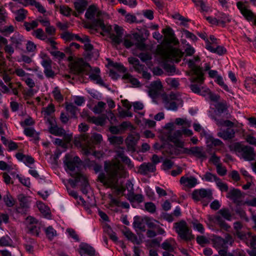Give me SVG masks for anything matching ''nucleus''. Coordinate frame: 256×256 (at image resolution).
<instances>
[{
	"label": "nucleus",
	"instance_id": "nucleus-51",
	"mask_svg": "<svg viewBox=\"0 0 256 256\" xmlns=\"http://www.w3.org/2000/svg\"><path fill=\"white\" fill-rule=\"evenodd\" d=\"M110 142L114 145H120L122 144L124 139L121 136H112L108 138Z\"/></svg>",
	"mask_w": 256,
	"mask_h": 256
},
{
	"label": "nucleus",
	"instance_id": "nucleus-16",
	"mask_svg": "<svg viewBox=\"0 0 256 256\" xmlns=\"http://www.w3.org/2000/svg\"><path fill=\"white\" fill-rule=\"evenodd\" d=\"M18 200L20 202V206L16 208V211L19 213H24L29 208V197L24 194H20L18 196Z\"/></svg>",
	"mask_w": 256,
	"mask_h": 256
},
{
	"label": "nucleus",
	"instance_id": "nucleus-5",
	"mask_svg": "<svg viewBox=\"0 0 256 256\" xmlns=\"http://www.w3.org/2000/svg\"><path fill=\"white\" fill-rule=\"evenodd\" d=\"M230 148L235 152L240 158L246 161L254 160L256 154L254 148L248 146H244L239 142H235L230 146Z\"/></svg>",
	"mask_w": 256,
	"mask_h": 256
},
{
	"label": "nucleus",
	"instance_id": "nucleus-14",
	"mask_svg": "<svg viewBox=\"0 0 256 256\" xmlns=\"http://www.w3.org/2000/svg\"><path fill=\"white\" fill-rule=\"evenodd\" d=\"M47 122L48 124V130L54 136H62L65 134V130L62 128H58L56 120L52 118H48Z\"/></svg>",
	"mask_w": 256,
	"mask_h": 256
},
{
	"label": "nucleus",
	"instance_id": "nucleus-35",
	"mask_svg": "<svg viewBox=\"0 0 256 256\" xmlns=\"http://www.w3.org/2000/svg\"><path fill=\"white\" fill-rule=\"evenodd\" d=\"M241 196V192L238 189H232L228 192L226 197L230 200H236Z\"/></svg>",
	"mask_w": 256,
	"mask_h": 256
},
{
	"label": "nucleus",
	"instance_id": "nucleus-39",
	"mask_svg": "<svg viewBox=\"0 0 256 256\" xmlns=\"http://www.w3.org/2000/svg\"><path fill=\"white\" fill-rule=\"evenodd\" d=\"M52 94L54 100L59 103L62 102L64 100L63 96L58 86H56L52 90Z\"/></svg>",
	"mask_w": 256,
	"mask_h": 256
},
{
	"label": "nucleus",
	"instance_id": "nucleus-6",
	"mask_svg": "<svg viewBox=\"0 0 256 256\" xmlns=\"http://www.w3.org/2000/svg\"><path fill=\"white\" fill-rule=\"evenodd\" d=\"M200 61V58L198 56H194L193 58L186 61L189 68H190L194 74V76L191 78L192 82H200L204 80L202 68L196 65V63Z\"/></svg>",
	"mask_w": 256,
	"mask_h": 256
},
{
	"label": "nucleus",
	"instance_id": "nucleus-17",
	"mask_svg": "<svg viewBox=\"0 0 256 256\" xmlns=\"http://www.w3.org/2000/svg\"><path fill=\"white\" fill-rule=\"evenodd\" d=\"M78 252L80 256H96L94 248L86 243L80 245Z\"/></svg>",
	"mask_w": 256,
	"mask_h": 256
},
{
	"label": "nucleus",
	"instance_id": "nucleus-64",
	"mask_svg": "<svg viewBox=\"0 0 256 256\" xmlns=\"http://www.w3.org/2000/svg\"><path fill=\"white\" fill-rule=\"evenodd\" d=\"M20 126L23 128H26V126H32L34 124V121L32 118L28 116L24 121L20 122Z\"/></svg>",
	"mask_w": 256,
	"mask_h": 256
},
{
	"label": "nucleus",
	"instance_id": "nucleus-52",
	"mask_svg": "<svg viewBox=\"0 0 256 256\" xmlns=\"http://www.w3.org/2000/svg\"><path fill=\"white\" fill-rule=\"evenodd\" d=\"M167 84L172 88H176L180 85L178 79L174 78H168L166 79Z\"/></svg>",
	"mask_w": 256,
	"mask_h": 256
},
{
	"label": "nucleus",
	"instance_id": "nucleus-1",
	"mask_svg": "<svg viewBox=\"0 0 256 256\" xmlns=\"http://www.w3.org/2000/svg\"><path fill=\"white\" fill-rule=\"evenodd\" d=\"M104 168L106 174L101 173L98 178L100 182L109 187L116 186L119 178L128 176V172L119 160L105 162Z\"/></svg>",
	"mask_w": 256,
	"mask_h": 256
},
{
	"label": "nucleus",
	"instance_id": "nucleus-30",
	"mask_svg": "<svg viewBox=\"0 0 256 256\" xmlns=\"http://www.w3.org/2000/svg\"><path fill=\"white\" fill-rule=\"evenodd\" d=\"M218 25L224 27L226 24L230 22L232 20V16L224 13H220L218 16Z\"/></svg>",
	"mask_w": 256,
	"mask_h": 256
},
{
	"label": "nucleus",
	"instance_id": "nucleus-19",
	"mask_svg": "<svg viewBox=\"0 0 256 256\" xmlns=\"http://www.w3.org/2000/svg\"><path fill=\"white\" fill-rule=\"evenodd\" d=\"M88 65L82 58H78L70 64V70L74 73L79 74L84 71L85 66Z\"/></svg>",
	"mask_w": 256,
	"mask_h": 256
},
{
	"label": "nucleus",
	"instance_id": "nucleus-45",
	"mask_svg": "<svg viewBox=\"0 0 256 256\" xmlns=\"http://www.w3.org/2000/svg\"><path fill=\"white\" fill-rule=\"evenodd\" d=\"M74 176V178H75V180H74L75 183H77V182H80L81 180H83L84 181L86 188L82 190V192L84 194H86L87 192L86 190V188L88 185V182L86 180V178L80 173H76L75 174V176Z\"/></svg>",
	"mask_w": 256,
	"mask_h": 256
},
{
	"label": "nucleus",
	"instance_id": "nucleus-4",
	"mask_svg": "<svg viewBox=\"0 0 256 256\" xmlns=\"http://www.w3.org/2000/svg\"><path fill=\"white\" fill-rule=\"evenodd\" d=\"M157 52L164 62L172 60L178 62L184 55V52L180 49L171 46H159L158 47Z\"/></svg>",
	"mask_w": 256,
	"mask_h": 256
},
{
	"label": "nucleus",
	"instance_id": "nucleus-22",
	"mask_svg": "<svg viewBox=\"0 0 256 256\" xmlns=\"http://www.w3.org/2000/svg\"><path fill=\"white\" fill-rule=\"evenodd\" d=\"M141 39L142 36L138 33L126 36L124 39V45L127 48H130L134 45L135 42H134V40H138Z\"/></svg>",
	"mask_w": 256,
	"mask_h": 256
},
{
	"label": "nucleus",
	"instance_id": "nucleus-13",
	"mask_svg": "<svg viewBox=\"0 0 256 256\" xmlns=\"http://www.w3.org/2000/svg\"><path fill=\"white\" fill-rule=\"evenodd\" d=\"M184 152L188 154L193 155L194 156L202 160L206 159V152L203 147L202 146H194L190 148H184Z\"/></svg>",
	"mask_w": 256,
	"mask_h": 256
},
{
	"label": "nucleus",
	"instance_id": "nucleus-63",
	"mask_svg": "<svg viewBox=\"0 0 256 256\" xmlns=\"http://www.w3.org/2000/svg\"><path fill=\"white\" fill-rule=\"evenodd\" d=\"M145 210L148 212L153 214L156 210L155 204L152 202H146L144 204Z\"/></svg>",
	"mask_w": 256,
	"mask_h": 256
},
{
	"label": "nucleus",
	"instance_id": "nucleus-37",
	"mask_svg": "<svg viewBox=\"0 0 256 256\" xmlns=\"http://www.w3.org/2000/svg\"><path fill=\"white\" fill-rule=\"evenodd\" d=\"M214 222L226 230H228L230 226L223 220L222 216L218 214L214 216Z\"/></svg>",
	"mask_w": 256,
	"mask_h": 256
},
{
	"label": "nucleus",
	"instance_id": "nucleus-55",
	"mask_svg": "<svg viewBox=\"0 0 256 256\" xmlns=\"http://www.w3.org/2000/svg\"><path fill=\"white\" fill-rule=\"evenodd\" d=\"M90 121L98 126H103L105 124L106 120L102 116H92L90 118Z\"/></svg>",
	"mask_w": 256,
	"mask_h": 256
},
{
	"label": "nucleus",
	"instance_id": "nucleus-7",
	"mask_svg": "<svg viewBox=\"0 0 256 256\" xmlns=\"http://www.w3.org/2000/svg\"><path fill=\"white\" fill-rule=\"evenodd\" d=\"M164 103L167 110L176 111L178 107L182 106L183 101L178 94L171 93L164 96Z\"/></svg>",
	"mask_w": 256,
	"mask_h": 256
},
{
	"label": "nucleus",
	"instance_id": "nucleus-12",
	"mask_svg": "<svg viewBox=\"0 0 256 256\" xmlns=\"http://www.w3.org/2000/svg\"><path fill=\"white\" fill-rule=\"evenodd\" d=\"M140 138V136L138 133L134 132L129 134L126 140L127 150L132 152H134Z\"/></svg>",
	"mask_w": 256,
	"mask_h": 256
},
{
	"label": "nucleus",
	"instance_id": "nucleus-62",
	"mask_svg": "<svg viewBox=\"0 0 256 256\" xmlns=\"http://www.w3.org/2000/svg\"><path fill=\"white\" fill-rule=\"evenodd\" d=\"M106 104L103 102H98L97 104L94 108V112L96 114L101 113L104 109Z\"/></svg>",
	"mask_w": 256,
	"mask_h": 256
},
{
	"label": "nucleus",
	"instance_id": "nucleus-23",
	"mask_svg": "<svg viewBox=\"0 0 256 256\" xmlns=\"http://www.w3.org/2000/svg\"><path fill=\"white\" fill-rule=\"evenodd\" d=\"M169 43L176 45L178 44V40L175 37L174 30L170 27L166 28L162 31Z\"/></svg>",
	"mask_w": 256,
	"mask_h": 256
},
{
	"label": "nucleus",
	"instance_id": "nucleus-29",
	"mask_svg": "<svg viewBox=\"0 0 256 256\" xmlns=\"http://www.w3.org/2000/svg\"><path fill=\"white\" fill-rule=\"evenodd\" d=\"M156 169L155 165L150 162L144 163L140 166V172L143 174H146L148 172H154Z\"/></svg>",
	"mask_w": 256,
	"mask_h": 256
},
{
	"label": "nucleus",
	"instance_id": "nucleus-58",
	"mask_svg": "<svg viewBox=\"0 0 256 256\" xmlns=\"http://www.w3.org/2000/svg\"><path fill=\"white\" fill-rule=\"evenodd\" d=\"M214 246L217 249H220L222 248H226V244L224 238H218L215 241Z\"/></svg>",
	"mask_w": 256,
	"mask_h": 256
},
{
	"label": "nucleus",
	"instance_id": "nucleus-49",
	"mask_svg": "<svg viewBox=\"0 0 256 256\" xmlns=\"http://www.w3.org/2000/svg\"><path fill=\"white\" fill-rule=\"evenodd\" d=\"M60 12L62 14L68 17L70 16L72 14V9L64 5L60 6Z\"/></svg>",
	"mask_w": 256,
	"mask_h": 256
},
{
	"label": "nucleus",
	"instance_id": "nucleus-60",
	"mask_svg": "<svg viewBox=\"0 0 256 256\" xmlns=\"http://www.w3.org/2000/svg\"><path fill=\"white\" fill-rule=\"evenodd\" d=\"M12 242L10 238L8 236H5L0 238V246H6L10 245Z\"/></svg>",
	"mask_w": 256,
	"mask_h": 256
},
{
	"label": "nucleus",
	"instance_id": "nucleus-10",
	"mask_svg": "<svg viewBox=\"0 0 256 256\" xmlns=\"http://www.w3.org/2000/svg\"><path fill=\"white\" fill-rule=\"evenodd\" d=\"M192 134V130L184 128L176 130L172 134H170L168 138L176 146L182 148L184 146V142L180 140L182 136L185 134L188 136H191Z\"/></svg>",
	"mask_w": 256,
	"mask_h": 256
},
{
	"label": "nucleus",
	"instance_id": "nucleus-53",
	"mask_svg": "<svg viewBox=\"0 0 256 256\" xmlns=\"http://www.w3.org/2000/svg\"><path fill=\"white\" fill-rule=\"evenodd\" d=\"M38 25V22L36 20H32L31 22H24V26L26 30L29 32L34 28H36Z\"/></svg>",
	"mask_w": 256,
	"mask_h": 256
},
{
	"label": "nucleus",
	"instance_id": "nucleus-46",
	"mask_svg": "<svg viewBox=\"0 0 256 256\" xmlns=\"http://www.w3.org/2000/svg\"><path fill=\"white\" fill-rule=\"evenodd\" d=\"M215 82L218 84L220 86L228 92H230V90L228 86L225 84L222 77L220 76H218L214 80Z\"/></svg>",
	"mask_w": 256,
	"mask_h": 256
},
{
	"label": "nucleus",
	"instance_id": "nucleus-57",
	"mask_svg": "<svg viewBox=\"0 0 256 256\" xmlns=\"http://www.w3.org/2000/svg\"><path fill=\"white\" fill-rule=\"evenodd\" d=\"M0 32L4 35H8L14 32V27L12 25L6 26L0 30Z\"/></svg>",
	"mask_w": 256,
	"mask_h": 256
},
{
	"label": "nucleus",
	"instance_id": "nucleus-3",
	"mask_svg": "<svg viewBox=\"0 0 256 256\" xmlns=\"http://www.w3.org/2000/svg\"><path fill=\"white\" fill-rule=\"evenodd\" d=\"M80 140L82 142V150L85 154L96 156L94 144L100 143L102 140V136L100 134H94L90 138L88 134H81Z\"/></svg>",
	"mask_w": 256,
	"mask_h": 256
},
{
	"label": "nucleus",
	"instance_id": "nucleus-54",
	"mask_svg": "<svg viewBox=\"0 0 256 256\" xmlns=\"http://www.w3.org/2000/svg\"><path fill=\"white\" fill-rule=\"evenodd\" d=\"M251 86H256V80L252 78H246L245 80L244 86L248 90L250 91Z\"/></svg>",
	"mask_w": 256,
	"mask_h": 256
},
{
	"label": "nucleus",
	"instance_id": "nucleus-24",
	"mask_svg": "<svg viewBox=\"0 0 256 256\" xmlns=\"http://www.w3.org/2000/svg\"><path fill=\"white\" fill-rule=\"evenodd\" d=\"M217 136L224 140H229L234 137L235 132L232 128H226L225 130H220L218 132Z\"/></svg>",
	"mask_w": 256,
	"mask_h": 256
},
{
	"label": "nucleus",
	"instance_id": "nucleus-33",
	"mask_svg": "<svg viewBox=\"0 0 256 256\" xmlns=\"http://www.w3.org/2000/svg\"><path fill=\"white\" fill-rule=\"evenodd\" d=\"M24 38L22 35L19 34H14L10 38L12 44L16 47H20L22 45Z\"/></svg>",
	"mask_w": 256,
	"mask_h": 256
},
{
	"label": "nucleus",
	"instance_id": "nucleus-2",
	"mask_svg": "<svg viewBox=\"0 0 256 256\" xmlns=\"http://www.w3.org/2000/svg\"><path fill=\"white\" fill-rule=\"evenodd\" d=\"M90 28L94 30L100 28L104 32L109 34L110 38L114 44L118 45L122 42L124 30L118 25L114 26V31H112L110 25L104 24V22L98 18L96 20L95 24H92Z\"/></svg>",
	"mask_w": 256,
	"mask_h": 256
},
{
	"label": "nucleus",
	"instance_id": "nucleus-61",
	"mask_svg": "<svg viewBox=\"0 0 256 256\" xmlns=\"http://www.w3.org/2000/svg\"><path fill=\"white\" fill-rule=\"evenodd\" d=\"M150 88L154 91H158L162 89V86L160 80H157L152 82L150 84Z\"/></svg>",
	"mask_w": 256,
	"mask_h": 256
},
{
	"label": "nucleus",
	"instance_id": "nucleus-20",
	"mask_svg": "<svg viewBox=\"0 0 256 256\" xmlns=\"http://www.w3.org/2000/svg\"><path fill=\"white\" fill-rule=\"evenodd\" d=\"M180 182L184 186L188 188H192L197 184L198 180L194 176H183L181 177Z\"/></svg>",
	"mask_w": 256,
	"mask_h": 256
},
{
	"label": "nucleus",
	"instance_id": "nucleus-38",
	"mask_svg": "<svg viewBox=\"0 0 256 256\" xmlns=\"http://www.w3.org/2000/svg\"><path fill=\"white\" fill-rule=\"evenodd\" d=\"M28 12L24 8H20L16 12L15 19L18 22L24 20Z\"/></svg>",
	"mask_w": 256,
	"mask_h": 256
},
{
	"label": "nucleus",
	"instance_id": "nucleus-42",
	"mask_svg": "<svg viewBox=\"0 0 256 256\" xmlns=\"http://www.w3.org/2000/svg\"><path fill=\"white\" fill-rule=\"evenodd\" d=\"M37 206L40 211L45 217L48 218L50 216V212L48 207L43 202H38Z\"/></svg>",
	"mask_w": 256,
	"mask_h": 256
},
{
	"label": "nucleus",
	"instance_id": "nucleus-18",
	"mask_svg": "<svg viewBox=\"0 0 256 256\" xmlns=\"http://www.w3.org/2000/svg\"><path fill=\"white\" fill-rule=\"evenodd\" d=\"M124 150L125 149L124 148H118L116 151V159L118 158H120L122 161L126 164L129 168H133L134 166L132 164L130 160L125 155Z\"/></svg>",
	"mask_w": 256,
	"mask_h": 256
},
{
	"label": "nucleus",
	"instance_id": "nucleus-40",
	"mask_svg": "<svg viewBox=\"0 0 256 256\" xmlns=\"http://www.w3.org/2000/svg\"><path fill=\"white\" fill-rule=\"evenodd\" d=\"M138 58L144 62L148 66H152L150 60L152 56V54L148 52H141L138 54Z\"/></svg>",
	"mask_w": 256,
	"mask_h": 256
},
{
	"label": "nucleus",
	"instance_id": "nucleus-44",
	"mask_svg": "<svg viewBox=\"0 0 256 256\" xmlns=\"http://www.w3.org/2000/svg\"><path fill=\"white\" fill-rule=\"evenodd\" d=\"M14 74L20 77L21 80L22 81L24 80V79L28 76H32L30 74L26 72L22 68H16L14 69Z\"/></svg>",
	"mask_w": 256,
	"mask_h": 256
},
{
	"label": "nucleus",
	"instance_id": "nucleus-56",
	"mask_svg": "<svg viewBox=\"0 0 256 256\" xmlns=\"http://www.w3.org/2000/svg\"><path fill=\"white\" fill-rule=\"evenodd\" d=\"M246 243L250 248L256 246V236H252L250 234L248 233Z\"/></svg>",
	"mask_w": 256,
	"mask_h": 256
},
{
	"label": "nucleus",
	"instance_id": "nucleus-41",
	"mask_svg": "<svg viewBox=\"0 0 256 256\" xmlns=\"http://www.w3.org/2000/svg\"><path fill=\"white\" fill-rule=\"evenodd\" d=\"M202 180L208 182H214L216 183L217 182L219 178L214 174H213L210 172H206L202 178Z\"/></svg>",
	"mask_w": 256,
	"mask_h": 256
},
{
	"label": "nucleus",
	"instance_id": "nucleus-50",
	"mask_svg": "<svg viewBox=\"0 0 256 256\" xmlns=\"http://www.w3.org/2000/svg\"><path fill=\"white\" fill-rule=\"evenodd\" d=\"M48 50H49L52 56L58 60L64 59L66 56L64 52L58 50H52L48 49Z\"/></svg>",
	"mask_w": 256,
	"mask_h": 256
},
{
	"label": "nucleus",
	"instance_id": "nucleus-34",
	"mask_svg": "<svg viewBox=\"0 0 256 256\" xmlns=\"http://www.w3.org/2000/svg\"><path fill=\"white\" fill-rule=\"evenodd\" d=\"M3 200L6 206L10 208L12 207L16 203L14 199L9 192H7L6 194L4 196Z\"/></svg>",
	"mask_w": 256,
	"mask_h": 256
},
{
	"label": "nucleus",
	"instance_id": "nucleus-21",
	"mask_svg": "<svg viewBox=\"0 0 256 256\" xmlns=\"http://www.w3.org/2000/svg\"><path fill=\"white\" fill-rule=\"evenodd\" d=\"M87 5L86 0H76L74 2V6L77 12H72V15L78 17L79 14H82L84 12Z\"/></svg>",
	"mask_w": 256,
	"mask_h": 256
},
{
	"label": "nucleus",
	"instance_id": "nucleus-59",
	"mask_svg": "<svg viewBox=\"0 0 256 256\" xmlns=\"http://www.w3.org/2000/svg\"><path fill=\"white\" fill-rule=\"evenodd\" d=\"M130 199L132 202H136L138 203H140L144 201V197L141 194H132L130 196Z\"/></svg>",
	"mask_w": 256,
	"mask_h": 256
},
{
	"label": "nucleus",
	"instance_id": "nucleus-9",
	"mask_svg": "<svg viewBox=\"0 0 256 256\" xmlns=\"http://www.w3.org/2000/svg\"><path fill=\"white\" fill-rule=\"evenodd\" d=\"M80 162V160L78 156H76L72 158V156L70 154H66L64 163L66 172H70L71 176L74 177L72 176H75L77 172L73 174L72 172H75L76 169L78 167Z\"/></svg>",
	"mask_w": 256,
	"mask_h": 256
},
{
	"label": "nucleus",
	"instance_id": "nucleus-43",
	"mask_svg": "<svg viewBox=\"0 0 256 256\" xmlns=\"http://www.w3.org/2000/svg\"><path fill=\"white\" fill-rule=\"evenodd\" d=\"M218 214H220L222 218L227 220H231L232 215L228 208H222L219 210L218 212Z\"/></svg>",
	"mask_w": 256,
	"mask_h": 256
},
{
	"label": "nucleus",
	"instance_id": "nucleus-11",
	"mask_svg": "<svg viewBox=\"0 0 256 256\" xmlns=\"http://www.w3.org/2000/svg\"><path fill=\"white\" fill-rule=\"evenodd\" d=\"M236 6L246 20L252 22L254 25H256V15L251 10L248 9L244 2H238L236 3Z\"/></svg>",
	"mask_w": 256,
	"mask_h": 256
},
{
	"label": "nucleus",
	"instance_id": "nucleus-27",
	"mask_svg": "<svg viewBox=\"0 0 256 256\" xmlns=\"http://www.w3.org/2000/svg\"><path fill=\"white\" fill-rule=\"evenodd\" d=\"M100 15V11L94 5L90 6L87 9L85 14V16L86 18L94 19L96 16Z\"/></svg>",
	"mask_w": 256,
	"mask_h": 256
},
{
	"label": "nucleus",
	"instance_id": "nucleus-25",
	"mask_svg": "<svg viewBox=\"0 0 256 256\" xmlns=\"http://www.w3.org/2000/svg\"><path fill=\"white\" fill-rule=\"evenodd\" d=\"M15 156L18 160L23 162L28 166L30 164H33L34 162V158L30 156L25 155L22 152H18Z\"/></svg>",
	"mask_w": 256,
	"mask_h": 256
},
{
	"label": "nucleus",
	"instance_id": "nucleus-15",
	"mask_svg": "<svg viewBox=\"0 0 256 256\" xmlns=\"http://www.w3.org/2000/svg\"><path fill=\"white\" fill-rule=\"evenodd\" d=\"M212 197V192L204 188L196 190L192 193V198L196 201L201 200L204 198L211 199Z\"/></svg>",
	"mask_w": 256,
	"mask_h": 256
},
{
	"label": "nucleus",
	"instance_id": "nucleus-26",
	"mask_svg": "<svg viewBox=\"0 0 256 256\" xmlns=\"http://www.w3.org/2000/svg\"><path fill=\"white\" fill-rule=\"evenodd\" d=\"M129 63L132 65L134 70L138 73H142L144 70V65L140 64L139 60L136 58L131 57L128 58Z\"/></svg>",
	"mask_w": 256,
	"mask_h": 256
},
{
	"label": "nucleus",
	"instance_id": "nucleus-31",
	"mask_svg": "<svg viewBox=\"0 0 256 256\" xmlns=\"http://www.w3.org/2000/svg\"><path fill=\"white\" fill-rule=\"evenodd\" d=\"M24 133L27 136L33 138L36 141H38L40 140L39 134L34 128H24Z\"/></svg>",
	"mask_w": 256,
	"mask_h": 256
},
{
	"label": "nucleus",
	"instance_id": "nucleus-28",
	"mask_svg": "<svg viewBox=\"0 0 256 256\" xmlns=\"http://www.w3.org/2000/svg\"><path fill=\"white\" fill-rule=\"evenodd\" d=\"M100 70L98 68H95L94 69L93 72L90 74L89 76V78L90 80L96 82L100 85L103 86L104 82L101 78L100 76Z\"/></svg>",
	"mask_w": 256,
	"mask_h": 256
},
{
	"label": "nucleus",
	"instance_id": "nucleus-32",
	"mask_svg": "<svg viewBox=\"0 0 256 256\" xmlns=\"http://www.w3.org/2000/svg\"><path fill=\"white\" fill-rule=\"evenodd\" d=\"M122 79L130 82L134 87H138L140 86V82L135 78H134L131 74L128 73H126L122 76Z\"/></svg>",
	"mask_w": 256,
	"mask_h": 256
},
{
	"label": "nucleus",
	"instance_id": "nucleus-8",
	"mask_svg": "<svg viewBox=\"0 0 256 256\" xmlns=\"http://www.w3.org/2000/svg\"><path fill=\"white\" fill-rule=\"evenodd\" d=\"M174 228L181 239L188 241L194 238L192 230L184 220L174 223Z\"/></svg>",
	"mask_w": 256,
	"mask_h": 256
},
{
	"label": "nucleus",
	"instance_id": "nucleus-47",
	"mask_svg": "<svg viewBox=\"0 0 256 256\" xmlns=\"http://www.w3.org/2000/svg\"><path fill=\"white\" fill-rule=\"evenodd\" d=\"M55 111V107L52 103L50 104L46 107L42 108V112L45 116H49Z\"/></svg>",
	"mask_w": 256,
	"mask_h": 256
},
{
	"label": "nucleus",
	"instance_id": "nucleus-48",
	"mask_svg": "<svg viewBox=\"0 0 256 256\" xmlns=\"http://www.w3.org/2000/svg\"><path fill=\"white\" fill-rule=\"evenodd\" d=\"M32 34L37 38L42 40H44L47 38L46 35L42 28H38L34 30Z\"/></svg>",
	"mask_w": 256,
	"mask_h": 256
},
{
	"label": "nucleus",
	"instance_id": "nucleus-36",
	"mask_svg": "<svg viewBox=\"0 0 256 256\" xmlns=\"http://www.w3.org/2000/svg\"><path fill=\"white\" fill-rule=\"evenodd\" d=\"M133 225L136 228L141 231H145L146 230V226L144 220L138 217H134Z\"/></svg>",
	"mask_w": 256,
	"mask_h": 256
}]
</instances>
